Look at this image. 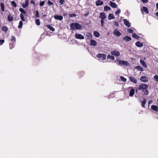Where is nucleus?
<instances>
[{
  "instance_id": "dca6fc26",
  "label": "nucleus",
  "mask_w": 158,
  "mask_h": 158,
  "mask_svg": "<svg viewBox=\"0 0 158 158\" xmlns=\"http://www.w3.org/2000/svg\"><path fill=\"white\" fill-rule=\"evenodd\" d=\"M90 44L92 46H95L97 45V43L96 40H91L90 41Z\"/></svg>"
},
{
  "instance_id": "2eb2a0df",
  "label": "nucleus",
  "mask_w": 158,
  "mask_h": 158,
  "mask_svg": "<svg viewBox=\"0 0 158 158\" xmlns=\"http://www.w3.org/2000/svg\"><path fill=\"white\" fill-rule=\"evenodd\" d=\"M123 40H125L126 42H128L131 40V38L129 36H126L123 38Z\"/></svg>"
},
{
  "instance_id": "f3484780",
  "label": "nucleus",
  "mask_w": 158,
  "mask_h": 158,
  "mask_svg": "<svg viewBox=\"0 0 158 158\" xmlns=\"http://www.w3.org/2000/svg\"><path fill=\"white\" fill-rule=\"evenodd\" d=\"M99 17L102 19H105L106 18L105 14L104 12H101L100 13Z\"/></svg>"
},
{
  "instance_id": "bf43d9fd",
  "label": "nucleus",
  "mask_w": 158,
  "mask_h": 158,
  "mask_svg": "<svg viewBox=\"0 0 158 158\" xmlns=\"http://www.w3.org/2000/svg\"><path fill=\"white\" fill-rule=\"evenodd\" d=\"M153 103L152 101V100L149 101L148 102V105L149 104H152Z\"/></svg>"
},
{
  "instance_id": "3c124183",
  "label": "nucleus",
  "mask_w": 158,
  "mask_h": 158,
  "mask_svg": "<svg viewBox=\"0 0 158 158\" xmlns=\"http://www.w3.org/2000/svg\"><path fill=\"white\" fill-rule=\"evenodd\" d=\"M128 31L129 33H132L133 32V30L131 29H128Z\"/></svg>"
},
{
  "instance_id": "49530a36",
  "label": "nucleus",
  "mask_w": 158,
  "mask_h": 158,
  "mask_svg": "<svg viewBox=\"0 0 158 158\" xmlns=\"http://www.w3.org/2000/svg\"><path fill=\"white\" fill-rule=\"evenodd\" d=\"M44 3L45 2L44 1L41 2L40 3V5L41 6H43L44 5Z\"/></svg>"
},
{
  "instance_id": "f704fd0d",
  "label": "nucleus",
  "mask_w": 158,
  "mask_h": 158,
  "mask_svg": "<svg viewBox=\"0 0 158 158\" xmlns=\"http://www.w3.org/2000/svg\"><path fill=\"white\" fill-rule=\"evenodd\" d=\"M20 18H21V19L23 21H25V20L24 19V16L23 14L22 13H21L20 14Z\"/></svg>"
},
{
  "instance_id": "6ab92c4d",
  "label": "nucleus",
  "mask_w": 158,
  "mask_h": 158,
  "mask_svg": "<svg viewBox=\"0 0 158 158\" xmlns=\"http://www.w3.org/2000/svg\"><path fill=\"white\" fill-rule=\"evenodd\" d=\"M151 109L155 111L158 112V107L156 105H152L151 107Z\"/></svg>"
},
{
  "instance_id": "4c0bfd02",
  "label": "nucleus",
  "mask_w": 158,
  "mask_h": 158,
  "mask_svg": "<svg viewBox=\"0 0 158 158\" xmlns=\"http://www.w3.org/2000/svg\"><path fill=\"white\" fill-rule=\"evenodd\" d=\"M9 46L11 49L13 48L15 46V44L14 43L12 42L10 44Z\"/></svg>"
},
{
  "instance_id": "aec40b11",
  "label": "nucleus",
  "mask_w": 158,
  "mask_h": 158,
  "mask_svg": "<svg viewBox=\"0 0 158 158\" xmlns=\"http://www.w3.org/2000/svg\"><path fill=\"white\" fill-rule=\"evenodd\" d=\"M129 79L131 82H132L134 83H137V81L136 79L134 77H129Z\"/></svg>"
},
{
  "instance_id": "ea45409f",
  "label": "nucleus",
  "mask_w": 158,
  "mask_h": 158,
  "mask_svg": "<svg viewBox=\"0 0 158 158\" xmlns=\"http://www.w3.org/2000/svg\"><path fill=\"white\" fill-rule=\"evenodd\" d=\"M11 5L13 6L14 7H17V5L15 2L14 1H12L11 2Z\"/></svg>"
},
{
  "instance_id": "5fc2aeb1",
  "label": "nucleus",
  "mask_w": 158,
  "mask_h": 158,
  "mask_svg": "<svg viewBox=\"0 0 158 158\" xmlns=\"http://www.w3.org/2000/svg\"><path fill=\"white\" fill-rule=\"evenodd\" d=\"M31 4H33L34 6H35V2L33 0H31Z\"/></svg>"
},
{
  "instance_id": "680f3d73",
  "label": "nucleus",
  "mask_w": 158,
  "mask_h": 158,
  "mask_svg": "<svg viewBox=\"0 0 158 158\" xmlns=\"http://www.w3.org/2000/svg\"><path fill=\"white\" fill-rule=\"evenodd\" d=\"M148 94V91L146 90V92H145V94Z\"/></svg>"
},
{
  "instance_id": "4d7b16f0",
  "label": "nucleus",
  "mask_w": 158,
  "mask_h": 158,
  "mask_svg": "<svg viewBox=\"0 0 158 158\" xmlns=\"http://www.w3.org/2000/svg\"><path fill=\"white\" fill-rule=\"evenodd\" d=\"M114 25L116 26H119L118 23L117 22L115 21L114 22Z\"/></svg>"
},
{
  "instance_id": "6e6552de",
  "label": "nucleus",
  "mask_w": 158,
  "mask_h": 158,
  "mask_svg": "<svg viewBox=\"0 0 158 158\" xmlns=\"http://www.w3.org/2000/svg\"><path fill=\"white\" fill-rule=\"evenodd\" d=\"M119 63L120 65H124L126 66H127L129 64L128 63L127 61L124 60H119Z\"/></svg>"
},
{
  "instance_id": "f03ea898",
  "label": "nucleus",
  "mask_w": 158,
  "mask_h": 158,
  "mask_svg": "<svg viewBox=\"0 0 158 158\" xmlns=\"http://www.w3.org/2000/svg\"><path fill=\"white\" fill-rule=\"evenodd\" d=\"M148 86L147 85L143 83L139 86L138 87L136 88V92L138 90H141L146 89L148 88Z\"/></svg>"
},
{
  "instance_id": "9b49d317",
  "label": "nucleus",
  "mask_w": 158,
  "mask_h": 158,
  "mask_svg": "<svg viewBox=\"0 0 158 158\" xmlns=\"http://www.w3.org/2000/svg\"><path fill=\"white\" fill-rule=\"evenodd\" d=\"M96 5L97 6L102 5L103 4V2L100 0H97L95 2Z\"/></svg>"
},
{
  "instance_id": "603ef678",
  "label": "nucleus",
  "mask_w": 158,
  "mask_h": 158,
  "mask_svg": "<svg viewBox=\"0 0 158 158\" xmlns=\"http://www.w3.org/2000/svg\"><path fill=\"white\" fill-rule=\"evenodd\" d=\"M4 42V40H0V45H2Z\"/></svg>"
},
{
  "instance_id": "0eeeda50",
  "label": "nucleus",
  "mask_w": 158,
  "mask_h": 158,
  "mask_svg": "<svg viewBox=\"0 0 158 158\" xmlns=\"http://www.w3.org/2000/svg\"><path fill=\"white\" fill-rule=\"evenodd\" d=\"M54 18L56 20L61 21L63 19V17L62 15H56L54 16Z\"/></svg>"
},
{
  "instance_id": "4be33fe9",
  "label": "nucleus",
  "mask_w": 158,
  "mask_h": 158,
  "mask_svg": "<svg viewBox=\"0 0 158 158\" xmlns=\"http://www.w3.org/2000/svg\"><path fill=\"white\" fill-rule=\"evenodd\" d=\"M140 62L142 64L144 67L146 68L147 67V66L143 60H140Z\"/></svg>"
},
{
  "instance_id": "79ce46f5",
  "label": "nucleus",
  "mask_w": 158,
  "mask_h": 158,
  "mask_svg": "<svg viewBox=\"0 0 158 158\" xmlns=\"http://www.w3.org/2000/svg\"><path fill=\"white\" fill-rule=\"evenodd\" d=\"M19 10L22 13H23L24 14H26V11L25 10H24L23 8H19Z\"/></svg>"
},
{
  "instance_id": "8fccbe9b",
  "label": "nucleus",
  "mask_w": 158,
  "mask_h": 158,
  "mask_svg": "<svg viewBox=\"0 0 158 158\" xmlns=\"http://www.w3.org/2000/svg\"><path fill=\"white\" fill-rule=\"evenodd\" d=\"M104 19H101V25L102 27H103V24L104 23Z\"/></svg>"
},
{
  "instance_id": "c03bdc74",
  "label": "nucleus",
  "mask_w": 158,
  "mask_h": 158,
  "mask_svg": "<svg viewBox=\"0 0 158 158\" xmlns=\"http://www.w3.org/2000/svg\"><path fill=\"white\" fill-rule=\"evenodd\" d=\"M39 17H40V16H39V11H38V10H37L36 11V14H35V17L36 18H39Z\"/></svg>"
},
{
  "instance_id": "20e7f679",
  "label": "nucleus",
  "mask_w": 158,
  "mask_h": 158,
  "mask_svg": "<svg viewBox=\"0 0 158 158\" xmlns=\"http://www.w3.org/2000/svg\"><path fill=\"white\" fill-rule=\"evenodd\" d=\"M111 54L115 56H118L120 55V53L118 51L114 50L111 52Z\"/></svg>"
},
{
  "instance_id": "cd10ccee",
  "label": "nucleus",
  "mask_w": 158,
  "mask_h": 158,
  "mask_svg": "<svg viewBox=\"0 0 158 158\" xmlns=\"http://www.w3.org/2000/svg\"><path fill=\"white\" fill-rule=\"evenodd\" d=\"M86 36L89 40L91 39L92 37V35L89 32H87L86 33Z\"/></svg>"
},
{
  "instance_id": "39448f33",
  "label": "nucleus",
  "mask_w": 158,
  "mask_h": 158,
  "mask_svg": "<svg viewBox=\"0 0 158 158\" xmlns=\"http://www.w3.org/2000/svg\"><path fill=\"white\" fill-rule=\"evenodd\" d=\"M75 36L76 38L80 40H83L84 39V37L82 35L78 33H75Z\"/></svg>"
},
{
  "instance_id": "bb28decb",
  "label": "nucleus",
  "mask_w": 158,
  "mask_h": 158,
  "mask_svg": "<svg viewBox=\"0 0 158 158\" xmlns=\"http://www.w3.org/2000/svg\"><path fill=\"white\" fill-rule=\"evenodd\" d=\"M7 19L9 21L11 22L13 20L14 18L10 15H9L7 16Z\"/></svg>"
},
{
  "instance_id": "1a4fd4ad",
  "label": "nucleus",
  "mask_w": 158,
  "mask_h": 158,
  "mask_svg": "<svg viewBox=\"0 0 158 158\" xmlns=\"http://www.w3.org/2000/svg\"><path fill=\"white\" fill-rule=\"evenodd\" d=\"M110 5L112 7L114 8H116L117 7V5L114 2L112 1H110L109 2Z\"/></svg>"
},
{
  "instance_id": "412c9836",
  "label": "nucleus",
  "mask_w": 158,
  "mask_h": 158,
  "mask_svg": "<svg viewBox=\"0 0 158 158\" xmlns=\"http://www.w3.org/2000/svg\"><path fill=\"white\" fill-rule=\"evenodd\" d=\"M46 27L48 29H49L51 31H54L55 30L52 26H51L50 25L48 24L46 25Z\"/></svg>"
},
{
  "instance_id": "de8ad7c7",
  "label": "nucleus",
  "mask_w": 158,
  "mask_h": 158,
  "mask_svg": "<svg viewBox=\"0 0 158 158\" xmlns=\"http://www.w3.org/2000/svg\"><path fill=\"white\" fill-rule=\"evenodd\" d=\"M48 3L49 6H50L53 5V3L52 2L49 0L48 1Z\"/></svg>"
},
{
  "instance_id": "b1692460",
  "label": "nucleus",
  "mask_w": 158,
  "mask_h": 158,
  "mask_svg": "<svg viewBox=\"0 0 158 158\" xmlns=\"http://www.w3.org/2000/svg\"><path fill=\"white\" fill-rule=\"evenodd\" d=\"M115 18L113 14H109L108 15V19L109 20L114 19Z\"/></svg>"
},
{
  "instance_id": "a878e982",
  "label": "nucleus",
  "mask_w": 158,
  "mask_h": 158,
  "mask_svg": "<svg viewBox=\"0 0 158 158\" xmlns=\"http://www.w3.org/2000/svg\"><path fill=\"white\" fill-rule=\"evenodd\" d=\"M8 30V28L6 26H3L2 27V30L5 32H6Z\"/></svg>"
},
{
  "instance_id": "f257e3e1",
  "label": "nucleus",
  "mask_w": 158,
  "mask_h": 158,
  "mask_svg": "<svg viewBox=\"0 0 158 158\" xmlns=\"http://www.w3.org/2000/svg\"><path fill=\"white\" fill-rule=\"evenodd\" d=\"M70 28L72 30L81 29L82 28V26L78 23H72L70 24Z\"/></svg>"
},
{
  "instance_id": "864d4df0",
  "label": "nucleus",
  "mask_w": 158,
  "mask_h": 158,
  "mask_svg": "<svg viewBox=\"0 0 158 158\" xmlns=\"http://www.w3.org/2000/svg\"><path fill=\"white\" fill-rule=\"evenodd\" d=\"M41 56L40 54H39L38 53L37 54V58L38 59H40V57Z\"/></svg>"
},
{
  "instance_id": "4468645a",
  "label": "nucleus",
  "mask_w": 158,
  "mask_h": 158,
  "mask_svg": "<svg viewBox=\"0 0 158 158\" xmlns=\"http://www.w3.org/2000/svg\"><path fill=\"white\" fill-rule=\"evenodd\" d=\"M142 13L144 12L146 14H148L149 11L147 8L145 6H143L142 9H141Z\"/></svg>"
},
{
  "instance_id": "09e8293b",
  "label": "nucleus",
  "mask_w": 158,
  "mask_h": 158,
  "mask_svg": "<svg viewBox=\"0 0 158 158\" xmlns=\"http://www.w3.org/2000/svg\"><path fill=\"white\" fill-rule=\"evenodd\" d=\"M154 79L157 81L158 82V76L156 75L154 76Z\"/></svg>"
},
{
  "instance_id": "9d476101",
  "label": "nucleus",
  "mask_w": 158,
  "mask_h": 158,
  "mask_svg": "<svg viewBox=\"0 0 158 158\" xmlns=\"http://www.w3.org/2000/svg\"><path fill=\"white\" fill-rule=\"evenodd\" d=\"M123 23L127 27H130L131 25L129 21L126 19L123 20Z\"/></svg>"
},
{
  "instance_id": "f8f14e48",
  "label": "nucleus",
  "mask_w": 158,
  "mask_h": 158,
  "mask_svg": "<svg viewBox=\"0 0 158 158\" xmlns=\"http://www.w3.org/2000/svg\"><path fill=\"white\" fill-rule=\"evenodd\" d=\"M25 3H23L22 6L23 8H26L28 6L29 4V0H25Z\"/></svg>"
},
{
  "instance_id": "13d9d810",
  "label": "nucleus",
  "mask_w": 158,
  "mask_h": 158,
  "mask_svg": "<svg viewBox=\"0 0 158 158\" xmlns=\"http://www.w3.org/2000/svg\"><path fill=\"white\" fill-rule=\"evenodd\" d=\"M143 2L146 3L148 2V0H142Z\"/></svg>"
},
{
  "instance_id": "a18cd8bd",
  "label": "nucleus",
  "mask_w": 158,
  "mask_h": 158,
  "mask_svg": "<svg viewBox=\"0 0 158 158\" xmlns=\"http://www.w3.org/2000/svg\"><path fill=\"white\" fill-rule=\"evenodd\" d=\"M11 41H16V39L15 37L14 36H12L11 39Z\"/></svg>"
},
{
  "instance_id": "6e6d98bb",
  "label": "nucleus",
  "mask_w": 158,
  "mask_h": 158,
  "mask_svg": "<svg viewBox=\"0 0 158 158\" xmlns=\"http://www.w3.org/2000/svg\"><path fill=\"white\" fill-rule=\"evenodd\" d=\"M64 0H60L59 2L61 5H63L64 2Z\"/></svg>"
},
{
  "instance_id": "e433bc0d",
  "label": "nucleus",
  "mask_w": 158,
  "mask_h": 158,
  "mask_svg": "<svg viewBox=\"0 0 158 158\" xmlns=\"http://www.w3.org/2000/svg\"><path fill=\"white\" fill-rule=\"evenodd\" d=\"M23 22L22 21H20L19 22V24L18 26V27L19 28H21L23 26Z\"/></svg>"
},
{
  "instance_id": "58836bf2",
  "label": "nucleus",
  "mask_w": 158,
  "mask_h": 158,
  "mask_svg": "<svg viewBox=\"0 0 158 158\" xmlns=\"http://www.w3.org/2000/svg\"><path fill=\"white\" fill-rule=\"evenodd\" d=\"M69 17L71 18H73L75 17L76 16V15L75 13L73 14H69Z\"/></svg>"
},
{
  "instance_id": "c9c22d12",
  "label": "nucleus",
  "mask_w": 158,
  "mask_h": 158,
  "mask_svg": "<svg viewBox=\"0 0 158 158\" xmlns=\"http://www.w3.org/2000/svg\"><path fill=\"white\" fill-rule=\"evenodd\" d=\"M36 24L38 26L40 25V22L39 19H36L35 21Z\"/></svg>"
},
{
  "instance_id": "a211bd4d",
  "label": "nucleus",
  "mask_w": 158,
  "mask_h": 158,
  "mask_svg": "<svg viewBox=\"0 0 158 158\" xmlns=\"http://www.w3.org/2000/svg\"><path fill=\"white\" fill-rule=\"evenodd\" d=\"M114 33L115 35L118 36H120L121 35V33L119 31H118L117 29L114 30Z\"/></svg>"
},
{
  "instance_id": "e2e57ef3",
  "label": "nucleus",
  "mask_w": 158,
  "mask_h": 158,
  "mask_svg": "<svg viewBox=\"0 0 158 158\" xmlns=\"http://www.w3.org/2000/svg\"><path fill=\"white\" fill-rule=\"evenodd\" d=\"M156 16L158 17V12H157L156 13Z\"/></svg>"
},
{
  "instance_id": "69168bd1",
  "label": "nucleus",
  "mask_w": 158,
  "mask_h": 158,
  "mask_svg": "<svg viewBox=\"0 0 158 158\" xmlns=\"http://www.w3.org/2000/svg\"><path fill=\"white\" fill-rule=\"evenodd\" d=\"M112 0V1H115V0Z\"/></svg>"
},
{
  "instance_id": "423d86ee",
  "label": "nucleus",
  "mask_w": 158,
  "mask_h": 158,
  "mask_svg": "<svg viewBox=\"0 0 158 158\" xmlns=\"http://www.w3.org/2000/svg\"><path fill=\"white\" fill-rule=\"evenodd\" d=\"M140 80L143 82H147L148 81V78L145 76H142L140 78Z\"/></svg>"
},
{
  "instance_id": "37998d69",
  "label": "nucleus",
  "mask_w": 158,
  "mask_h": 158,
  "mask_svg": "<svg viewBox=\"0 0 158 158\" xmlns=\"http://www.w3.org/2000/svg\"><path fill=\"white\" fill-rule=\"evenodd\" d=\"M121 12V10L120 9H118L115 12V14L117 15H119Z\"/></svg>"
},
{
  "instance_id": "7ed1b4c3",
  "label": "nucleus",
  "mask_w": 158,
  "mask_h": 158,
  "mask_svg": "<svg viewBox=\"0 0 158 158\" xmlns=\"http://www.w3.org/2000/svg\"><path fill=\"white\" fill-rule=\"evenodd\" d=\"M97 56L98 58H100L102 60H105L106 57V55L104 54L99 53Z\"/></svg>"
},
{
  "instance_id": "0e129e2a",
  "label": "nucleus",
  "mask_w": 158,
  "mask_h": 158,
  "mask_svg": "<svg viewBox=\"0 0 158 158\" xmlns=\"http://www.w3.org/2000/svg\"><path fill=\"white\" fill-rule=\"evenodd\" d=\"M43 16L44 17H45L47 16V15H46V14H44L43 15Z\"/></svg>"
},
{
  "instance_id": "72a5a7b5",
  "label": "nucleus",
  "mask_w": 158,
  "mask_h": 158,
  "mask_svg": "<svg viewBox=\"0 0 158 158\" xmlns=\"http://www.w3.org/2000/svg\"><path fill=\"white\" fill-rule=\"evenodd\" d=\"M107 59H110L112 60H114V57L113 56L110 55H107Z\"/></svg>"
},
{
  "instance_id": "473e14b6",
  "label": "nucleus",
  "mask_w": 158,
  "mask_h": 158,
  "mask_svg": "<svg viewBox=\"0 0 158 158\" xmlns=\"http://www.w3.org/2000/svg\"><path fill=\"white\" fill-rule=\"evenodd\" d=\"M111 9V8L107 6H106L104 7V10L105 11H107L108 10H110Z\"/></svg>"
},
{
  "instance_id": "c756f323",
  "label": "nucleus",
  "mask_w": 158,
  "mask_h": 158,
  "mask_svg": "<svg viewBox=\"0 0 158 158\" xmlns=\"http://www.w3.org/2000/svg\"><path fill=\"white\" fill-rule=\"evenodd\" d=\"M0 7L2 11L3 12L5 10V6L4 3H0Z\"/></svg>"
},
{
  "instance_id": "ddd939ff",
  "label": "nucleus",
  "mask_w": 158,
  "mask_h": 158,
  "mask_svg": "<svg viewBox=\"0 0 158 158\" xmlns=\"http://www.w3.org/2000/svg\"><path fill=\"white\" fill-rule=\"evenodd\" d=\"M135 45L139 47H141L143 46V44L139 41H138L135 43Z\"/></svg>"
},
{
  "instance_id": "5701e85b",
  "label": "nucleus",
  "mask_w": 158,
  "mask_h": 158,
  "mask_svg": "<svg viewBox=\"0 0 158 158\" xmlns=\"http://www.w3.org/2000/svg\"><path fill=\"white\" fill-rule=\"evenodd\" d=\"M94 35L96 37H98L100 36V34L99 32L97 31H94Z\"/></svg>"
},
{
  "instance_id": "7c9ffc66",
  "label": "nucleus",
  "mask_w": 158,
  "mask_h": 158,
  "mask_svg": "<svg viewBox=\"0 0 158 158\" xmlns=\"http://www.w3.org/2000/svg\"><path fill=\"white\" fill-rule=\"evenodd\" d=\"M132 36L133 37L137 39H139V38L135 33H133L132 35Z\"/></svg>"
},
{
  "instance_id": "c85d7f7f",
  "label": "nucleus",
  "mask_w": 158,
  "mask_h": 158,
  "mask_svg": "<svg viewBox=\"0 0 158 158\" xmlns=\"http://www.w3.org/2000/svg\"><path fill=\"white\" fill-rule=\"evenodd\" d=\"M141 106L143 107H144L145 104L147 103L146 99H143V101H141Z\"/></svg>"
},
{
  "instance_id": "393cba45",
  "label": "nucleus",
  "mask_w": 158,
  "mask_h": 158,
  "mask_svg": "<svg viewBox=\"0 0 158 158\" xmlns=\"http://www.w3.org/2000/svg\"><path fill=\"white\" fill-rule=\"evenodd\" d=\"M135 90L134 89H131L130 91L129 95L131 96H132L135 93Z\"/></svg>"
},
{
  "instance_id": "052dcab7",
  "label": "nucleus",
  "mask_w": 158,
  "mask_h": 158,
  "mask_svg": "<svg viewBox=\"0 0 158 158\" xmlns=\"http://www.w3.org/2000/svg\"><path fill=\"white\" fill-rule=\"evenodd\" d=\"M156 6L157 9L158 10V3H157L156 4Z\"/></svg>"
},
{
  "instance_id": "a19ab883",
  "label": "nucleus",
  "mask_w": 158,
  "mask_h": 158,
  "mask_svg": "<svg viewBox=\"0 0 158 158\" xmlns=\"http://www.w3.org/2000/svg\"><path fill=\"white\" fill-rule=\"evenodd\" d=\"M120 79L122 81H124V82H125L127 81V79L121 76L120 77Z\"/></svg>"
},
{
  "instance_id": "2f4dec72",
  "label": "nucleus",
  "mask_w": 158,
  "mask_h": 158,
  "mask_svg": "<svg viewBox=\"0 0 158 158\" xmlns=\"http://www.w3.org/2000/svg\"><path fill=\"white\" fill-rule=\"evenodd\" d=\"M135 68L139 71L142 72L143 71V69L139 66H137L135 67Z\"/></svg>"
}]
</instances>
